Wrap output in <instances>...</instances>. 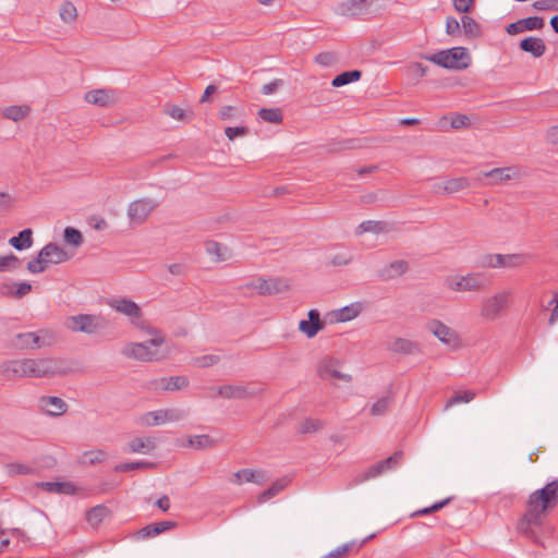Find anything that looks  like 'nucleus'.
I'll return each mask as SVG.
<instances>
[{
    "label": "nucleus",
    "mask_w": 558,
    "mask_h": 558,
    "mask_svg": "<svg viewBox=\"0 0 558 558\" xmlns=\"http://www.w3.org/2000/svg\"><path fill=\"white\" fill-rule=\"evenodd\" d=\"M361 76L362 72L360 70L344 71L333 77V80L331 81V85L333 87H341L347 84L359 81Z\"/></svg>",
    "instance_id": "obj_32"
},
{
    "label": "nucleus",
    "mask_w": 558,
    "mask_h": 558,
    "mask_svg": "<svg viewBox=\"0 0 558 558\" xmlns=\"http://www.w3.org/2000/svg\"><path fill=\"white\" fill-rule=\"evenodd\" d=\"M420 57L448 70H464L471 64L470 53L464 47H453L433 54L424 53Z\"/></svg>",
    "instance_id": "obj_2"
},
{
    "label": "nucleus",
    "mask_w": 558,
    "mask_h": 558,
    "mask_svg": "<svg viewBox=\"0 0 558 558\" xmlns=\"http://www.w3.org/2000/svg\"><path fill=\"white\" fill-rule=\"evenodd\" d=\"M165 112L178 121H190L193 118L192 112H186L184 109L177 105L168 106L165 109Z\"/></svg>",
    "instance_id": "obj_47"
},
{
    "label": "nucleus",
    "mask_w": 558,
    "mask_h": 558,
    "mask_svg": "<svg viewBox=\"0 0 558 558\" xmlns=\"http://www.w3.org/2000/svg\"><path fill=\"white\" fill-rule=\"evenodd\" d=\"M108 514L109 509L106 506L98 505L86 512V520L92 526H98Z\"/></svg>",
    "instance_id": "obj_31"
},
{
    "label": "nucleus",
    "mask_w": 558,
    "mask_h": 558,
    "mask_svg": "<svg viewBox=\"0 0 558 558\" xmlns=\"http://www.w3.org/2000/svg\"><path fill=\"white\" fill-rule=\"evenodd\" d=\"M486 286V279L480 274H469L448 283V288L453 291H478Z\"/></svg>",
    "instance_id": "obj_11"
},
{
    "label": "nucleus",
    "mask_w": 558,
    "mask_h": 558,
    "mask_svg": "<svg viewBox=\"0 0 558 558\" xmlns=\"http://www.w3.org/2000/svg\"><path fill=\"white\" fill-rule=\"evenodd\" d=\"M28 106H9L4 109L3 116L12 121H20L24 119L29 112Z\"/></svg>",
    "instance_id": "obj_39"
},
{
    "label": "nucleus",
    "mask_w": 558,
    "mask_h": 558,
    "mask_svg": "<svg viewBox=\"0 0 558 558\" xmlns=\"http://www.w3.org/2000/svg\"><path fill=\"white\" fill-rule=\"evenodd\" d=\"M26 269L31 274H40V272H44L47 268L44 264V260L39 257V254H38L36 258H34L27 263Z\"/></svg>",
    "instance_id": "obj_63"
},
{
    "label": "nucleus",
    "mask_w": 558,
    "mask_h": 558,
    "mask_svg": "<svg viewBox=\"0 0 558 558\" xmlns=\"http://www.w3.org/2000/svg\"><path fill=\"white\" fill-rule=\"evenodd\" d=\"M165 342L163 337L151 338L146 342H132L126 344L121 353L129 357L142 362H151L158 360L156 351L151 347H160Z\"/></svg>",
    "instance_id": "obj_4"
},
{
    "label": "nucleus",
    "mask_w": 558,
    "mask_h": 558,
    "mask_svg": "<svg viewBox=\"0 0 558 558\" xmlns=\"http://www.w3.org/2000/svg\"><path fill=\"white\" fill-rule=\"evenodd\" d=\"M14 197L7 193V192H0V213H8L14 205Z\"/></svg>",
    "instance_id": "obj_62"
},
{
    "label": "nucleus",
    "mask_w": 558,
    "mask_h": 558,
    "mask_svg": "<svg viewBox=\"0 0 558 558\" xmlns=\"http://www.w3.org/2000/svg\"><path fill=\"white\" fill-rule=\"evenodd\" d=\"M323 427V422L314 418H306L301 423L299 432L301 434L314 433Z\"/></svg>",
    "instance_id": "obj_56"
},
{
    "label": "nucleus",
    "mask_w": 558,
    "mask_h": 558,
    "mask_svg": "<svg viewBox=\"0 0 558 558\" xmlns=\"http://www.w3.org/2000/svg\"><path fill=\"white\" fill-rule=\"evenodd\" d=\"M247 289H255L260 295H274L288 290L289 284L286 279L282 278H257L245 284Z\"/></svg>",
    "instance_id": "obj_7"
},
{
    "label": "nucleus",
    "mask_w": 558,
    "mask_h": 558,
    "mask_svg": "<svg viewBox=\"0 0 558 558\" xmlns=\"http://www.w3.org/2000/svg\"><path fill=\"white\" fill-rule=\"evenodd\" d=\"M34 243L33 239V230L27 228L23 229L17 233V235L12 236L9 240V244L14 247L16 251H24L32 247Z\"/></svg>",
    "instance_id": "obj_27"
},
{
    "label": "nucleus",
    "mask_w": 558,
    "mask_h": 558,
    "mask_svg": "<svg viewBox=\"0 0 558 558\" xmlns=\"http://www.w3.org/2000/svg\"><path fill=\"white\" fill-rule=\"evenodd\" d=\"M409 269L408 262L403 259H398L391 262L390 264L385 265L381 269L378 270V277L383 281H389L393 278H397L403 275Z\"/></svg>",
    "instance_id": "obj_21"
},
{
    "label": "nucleus",
    "mask_w": 558,
    "mask_h": 558,
    "mask_svg": "<svg viewBox=\"0 0 558 558\" xmlns=\"http://www.w3.org/2000/svg\"><path fill=\"white\" fill-rule=\"evenodd\" d=\"M325 328V322L320 318L318 310H310L307 319H302L299 323V330L307 338H314L320 330Z\"/></svg>",
    "instance_id": "obj_14"
},
{
    "label": "nucleus",
    "mask_w": 558,
    "mask_h": 558,
    "mask_svg": "<svg viewBox=\"0 0 558 558\" xmlns=\"http://www.w3.org/2000/svg\"><path fill=\"white\" fill-rule=\"evenodd\" d=\"M85 461L84 463H88L90 465L100 463L106 458V452L102 450H92L84 453Z\"/></svg>",
    "instance_id": "obj_61"
},
{
    "label": "nucleus",
    "mask_w": 558,
    "mask_h": 558,
    "mask_svg": "<svg viewBox=\"0 0 558 558\" xmlns=\"http://www.w3.org/2000/svg\"><path fill=\"white\" fill-rule=\"evenodd\" d=\"M403 459V451L398 450L387 459H384L376 463L377 468H379V471L381 474H384L386 471L393 470L397 468Z\"/></svg>",
    "instance_id": "obj_36"
},
{
    "label": "nucleus",
    "mask_w": 558,
    "mask_h": 558,
    "mask_svg": "<svg viewBox=\"0 0 558 558\" xmlns=\"http://www.w3.org/2000/svg\"><path fill=\"white\" fill-rule=\"evenodd\" d=\"M206 253L215 256L216 262H223L228 258V250L216 241H208L205 244Z\"/></svg>",
    "instance_id": "obj_38"
},
{
    "label": "nucleus",
    "mask_w": 558,
    "mask_h": 558,
    "mask_svg": "<svg viewBox=\"0 0 558 558\" xmlns=\"http://www.w3.org/2000/svg\"><path fill=\"white\" fill-rule=\"evenodd\" d=\"M38 253L46 268L49 265H58L71 258V255L63 247L53 242L46 244Z\"/></svg>",
    "instance_id": "obj_12"
},
{
    "label": "nucleus",
    "mask_w": 558,
    "mask_h": 558,
    "mask_svg": "<svg viewBox=\"0 0 558 558\" xmlns=\"http://www.w3.org/2000/svg\"><path fill=\"white\" fill-rule=\"evenodd\" d=\"M403 459V451L398 450L387 459H384L376 463L377 468H379V471L381 474H384L386 471L393 470L397 468Z\"/></svg>",
    "instance_id": "obj_35"
},
{
    "label": "nucleus",
    "mask_w": 558,
    "mask_h": 558,
    "mask_svg": "<svg viewBox=\"0 0 558 558\" xmlns=\"http://www.w3.org/2000/svg\"><path fill=\"white\" fill-rule=\"evenodd\" d=\"M511 296V291L506 290L483 299L480 315L486 320L498 319L509 307Z\"/></svg>",
    "instance_id": "obj_3"
},
{
    "label": "nucleus",
    "mask_w": 558,
    "mask_h": 558,
    "mask_svg": "<svg viewBox=\"0 0 558 558\" xmlns=\"http://www.w3.org/2000/svg\"><path fill=\"white\" fill-rule=\"evenodd\" d=\"M504 255L501 254H486L482 258V266L489 268H499L504 265Z\"/></svg>",
    "instance_id": "obj_55"
},
{
    "label": "nucleus",
    "mask_w": 558,
    "mask_h": 558,
    "mask_svg": "<svg viewBox=\"0 0 558 558\" xmlns=\"http://www.w3.org/2000/svg\"><path fill=\"white\" fill-rule=\"evenodd\" d=\"M8 474L10 476L26 475L33 472V469L24 463L12 462L5 465Z\"/></svg>",
    "instance_id": "obj_51"
},
{
    "label": "nucleus",
    "mask_w": 558,
    "mask_h": 558,
    "mask_svg": "<svg viewBox=\"0 0 558 558\" xmlns=\"http://www.w3.org/2000/svg\"><path fill=\"white\" fill-rule=\"evenodd\" d=\"M32 377H51L63 372V363L58 359H29Z\"/></svg>",
    "instance_id": "obj_6"
},
{
    "label": "nucleus",
    "mask_w": 558,
    "mask_h": 558,
    "mask_svg": "<svg viewBox=\"0 0 558 558\" xmlns=\"http://www.w3.org/2000/svg\"><path fill=\"white\" fill-rule=\"evenodd\" d=\"M360 314V307L350 305L344 306L339 310L337 313V320L338 322H349L353 318H355Z\"/></svg>",
    "instance_id": "obj_52"
},
{
    "label": "nucleus",
    "mask_w": 558,
    "mask_h": 558,
    "mask_svg": "<svg viewBox=\"0 0 558 558\" xmlns=\"http://www.w3.org/2000/svg\"><path fill=\"white\" fill-rule=\"evenodd\" d=\"M177 525L173 521H160L147 524L138 531V535L142 538L154 537L160 533L168 531Z\"/></svg>",
    "instance_id": "obj_24"
},
{
    "label": "nucleus",
    "mask_w": 558,
    "mask_h": 558,
    "mask_svg": "<svg viewBox=\"0 0 558 558\" xmlns=\"http://www.w3.org/2000/svg\"><path fill=\"white\" fill-rule=\"evenodd\" d=\"M189 446L195 449H207L215 446V440L208 435H195L191 436L187 440Z\"/></svg>",
    "instance_id": "obj_42"
},
{
    "label": "nucleus",
    "mask_w": 558,
    "mask_h": 558,
    "mask_svg": "<svg viewBox=\"0 0 558 558\" xmlns=\"http://www.w3.org/2000/svg\"><path fill=\"white\" fill-rule=\"evenodd\" d=\"M451 500H452V497H448L441 501H437L429 507H426V508L415 511L413 513V517L427 515L433 512H437V511L441 510L445 506H447Z\"/></svg>",
    "instance_id": "obj_53"
},
{
    "label": "nucleus",
    "mask_w": 558,
    "mask_h": 558,
    "mask_svg": "<svg viewBox=\"0 0 558 558\" xmlns=\"http://www.w3.org/2000/svg\"><path fill=\"white\" fill-rule=\"evenodd\" d=\"M108 305L130 318H137L142 315L141 307L126 298L111 299L108 301Z\"/></svg>",
    "instance_id": "obj_19"
},
{
    "label": "nucleus",
    "mask_w": 558,
    "mask_h": 558,
    "mask_svg": "<svg viewBox=\"0 0 558 558\" xmlns=\"http://www.w3.org/2000/svg\"><path fill=\"white\" fill-rule=\"evenodd\" d=\"M462 31L465 37L470 40L476 39L482 35V28L473 17L463 15L461 19Z\"/></svg>",
    "instance_id": "obj_29"
},
{
    "label": "nucleus",
    "mask_w": 558,
    "mask_h": 558,
    "mask_svg": "<svg viewBox=\"0 0 558 558\" xmlns=\"http://www.w3.org/2000/svg\"><path fill=\"white\" fill-rule=\"evenodd\" d=\"M189 386V379L185 376L162 377L151 381L155 390L175 391Z\"/></svg>",
    "instance_id": "obj_18"
},
{
    "label": "nucleus",
    "mask_w": 558,
    "mask_h": 558,
    "mask_svg": "<svg viewBox=\"0 0 558 558\" xmlns=\"http://www.w3.org/2000/svg\"><path fill=\"white\" fill-rule=\"evenodd\" d=\"M38 402L40 409L51 416H59L68 411V404L59 397L44 396Z\"/></svg>",
    "instance_id": "obj_17"
},
{
    "label": "nucleus",
    "mask_w": 558,
    "mask_h": 558,
    "mask_svg": "<svg viewBox=\"0 0 558 558\" xmlns=\"http://www.w3.org/2000/svg\"><path fill=\"white\" fill-rule=\"evenodd\" d=\"M33 332H20L13 336L11 344L17 350H28L32 348Z\"/></svg>",
    "instance_id": "obj_41"
},
{
    "label": "nucleus",
    "mask_w": 558,
    "mask_h": 558,
    "mask_svg": "<svg viewBox=\"0 0 558 558\" xmlns=\"http://www.w3.org/2000/svg\"><path fill=\"white\" fill-rule=\"evenodd\" d=\"M381 475V472L379 471V468H377L376 463L369 466L365 472L359 474L354 478L355 484H361L365 481L378 477Z\"/></svg>",
    "instance_id": "obj_57"
},
{
    "label": "nucleus",
    "mask_w": 558,
    "mask_h": 558,
    "mask_svg": "<svg viewBox=\"0 0 558 558\" xmlns=\"http://www.w3.org/2000/svg\"><path fill=\"white\" fill-rule=\"evenodd\" d=\"M446 33L450 36H460L462 33V24L453 16L446 20Z\"/></svg>",
    "instance_id": "obj_59"
},
{
    "label": "nucleus",
    "mask_w": 558,
    "mask_h": 558,
    "mask_svg": "<svg viewBox=\"0 0 558 558\" xmlns=\"http://www.w3.org/2000/svg\"><path fill=\"white\" fill-rule=\"evenodd\" d=\"M131 452H149L155 449V439L151 437H136L129 442Z\"/></svg>",
    "instance_id": "obj_30"
},
{
    "label": "nucleus",
    "mask_w": 558,
    "mask_h": 558,
    "mask_svg": "<svg viewBox=\"0 0 558 558\" xmlns=\"http://www.w3.org/2000/svg\"><path fill=\"white\" fill-rule=\"evenodd\" d=\"M544 19L539 16H529L517 22L510 23L506 27L509 35H515L525 31L542 29L544 27Z\"/></svg>",
    "instance_id": "obj_16"
},
{
    "label": "nucleus",
    "mask_w": 558,
    "mask_h": 558,
    "mask_svg": "<svg viewBox=\"0 0 558 558\" xmlns=\"http://www.w3.org/2000/svg\"><path fill=\"white\" fill-rule=\"evenodd\" d=\"M217 395L225 399H247L255 397L259 390L248 385H225L216 388Z\"/></svg>",
    "instance_id": "obj_13"
},
{
    "label": "nucleus",
    "mask_w": 558,
    "mask_h": 558,
    "mask_svg": "<svg viewBox=\"0 0 558 558\" xmlns=\"http://www.w3.org/2000/svg\"><path fill=\"white\" fill-rule=\"evenodd\" d=\"M435 187L437 189L436 191L442 190L447 194H453L470 187V181L465 177L453 178L444 183L436 184Z\"/></svg>",
    "instance_id": "obj_25"
},
{
    "label": "nucleus",
    "mask_w": 558,
    "mask_h": 558,
    "mask_svg": "<svg viewBox=\"0 0 558 558\" xmlns=\"http://www.w3.org/2000/svg\"><path fill=\"white\" fill-rule=\"evenodd\" d=\"M475 397V392L472 390L458 391L456 392L446 403V409L461 402H470Z\"/></svg>",
    "instance_id": "obj_48"
},
{
    "label": "nucleus",
    "mask_w": 558,
    "mask_h": 558,
    "mask_svg": "<svg viewBox=\"0 0 558 558\" xmlns=\"http://www.w3.org/2000/svg\"><path fill=\"white\" fill-rule=\"evenodd\" d=\"M403 459V451L398 450L387 459H384L376 463L377 468H379V471L381 474H384L386 471L393 470L397 468Z\"/></svg>",
    "instance_id": "obj_37"
},
{
    "label": "nucleus",
    "mask_w": 558,
    "mask_h": 558,
    "mask_svg": "<svg viewBox=\"0 0 558 558\" xmlns=\"http://www.w3.org/2000/svg\"><path fill=\"white\" fill-rule=\"evenodd\" d=\"M288 484H289V480L287 477L277 480L275 483H272V485L268 489L264 490L263 493H260L258 495L257 502L264 504V502L270 500L271 498L277 496L281 490H283Z\"/></svg>",
    "instance_id": "obj_28"
},
{
    "label": "nucleus",
    "mask_w": 558,
    "mask_h": 558,
    "mask_svg": "<svg viewBox=\"0 0 558 558\" xmlns=\"http://www.w3.org/2000/svg\"><path fill=\"white\" fill-rule=\"evenodd\" d=\"M386 231V223L383 221L366 220L363 221L356 230V234L365 232L380 233Z\"/></svg>",
    "instance_id": "obj_43"
},
{
    "label": "nucleus",
    "mask_w": 558,
    "mask_h": 558,
    "mask_svg": "<svg viewBox=\"0 0 558 558\" xmlns=\"http://www.w3.org/2000/svg\"><path fill=\"white\" fill-rule=\"evenodd\" d=\"M220 357L215 354L202 355L194 359V364L198 367H209L219 363Z\"/></svg>",
    "instance_id": "obj_60"
},
{
    "label": "nucleus",
    "mask_w": 558,
    "mask_h": 558,
    "mask_svg": "<svg viewBox=\"0 0 558 558\" xmlns=\"http://www.w3.org/2000/svg\"><path fill=\"white\" fill-rule=\"evenodd\" d=\"M37 486L45 492L56 494L73 495L76 492L71 482H40Z\"/></svg>",
    "instance_id": "obj_26"
},
{
    "label": "nucleus",
    "mask_w": 558,
    "mask_h": 558,
    "mask_svg": "<svg viewBox=\"0 0 558 558\" xmlns=\"http://www.w3.org/2000/svg\"><path fill=\"white\" fill-rule=\"evenodd\" d=\"M426 329L433 333L439 341L442 343L450 345L452 348H458L460 345V339L458 333L442 322L437 319H432L426 324Z\"/></svg>",
    "instance_id": "obj_9"
},
{
    "label": "nucleus",
    "mask_w": 558,
    "mask_h": 558,
    "mask_svg": "<svg viewBox=\"0 0 558 558\" xmlns=\"http://www.w3.org/2000/svg\"><path fill=\"white\" fill-rule=\"evenodd\" d=\"M339 361L331 357L325 356L323 357L316 367L317 375L322 379L335 378L342 380L344 383H350L352 380V376L349 374L341 373L339 369Z\"/></svg>",
    "instance_id": "obj_10"
},
{
    "label": "nucleus",
    "mask_w": 558,
    "mask_h": 558,
    "mask_svg": "<svg viewBox=\"0 0 558 558\" xmlns=\"http://www.w3.org/2000/svg\"><path fill=\"white\" fill-rule=\"evenodd\" d=\"M257 116L265 122L279 124L283 121L282 111L280 108H262L258 110Z\"/></svg>",
    "instance_id": "obj_34"
},
{
    "label": "nucleus",
    "mask_w": 558,
    "mask_h": 558,
    "mask_svg": "<svg viewBox=\"0 0 558 558\" xmlns=\"http://www.w3.org/2000/svg\"><path fill=\"white\" fill-rule=\"evenodd\" d=\"M166 422H168V411L166 410L148 412L145 415V424L148 426L160 425Z\"/></svg>",
    "instance_id": "obj_45"
},
{
    "label": "nucleus",
    "mask_w": 558,
    "mask_h": 558,
    "mask_svg": "<svg viewBox=\"0 0 558 558\" xmlns=\"http://www.w3.org/2000/svg\"><path fill=\"white\" fill-rule=\"evenodd\" d=\"M154 466H155V463H153V462H144V461L126 462V463H121V464L116 465L114 470L117 472H129V471H133V470L149 469V468H154Z\"/></svg>",
    "instance_id": "obj_49"
},
{
    "label": "nucleus",
    "mask_w": 558,
    "mask_h": 558,
    "mask_svg": "<svg viewBox=\"0 0 558 558\" xmlns=\"http://www.w3.org/2000/svg\"><path fill=\"white\" fill-rule=\"evenodd\" d=\"M60 17L64 23H72L77 17L76 7L71 1H65L60 8Z\"/></svg>",
    "instance_id": "obj_44"
},
{
    "label": "nucleus",
    "mask_w": 558,
    "mask_h": 558,
    "mask_svg": "<svg viewBox=\"0 0 558 558\" xmlns=\"http://www.w3.org/2000/svg\"><path fill=\"white\" fill-rule=\"evenodd\" d=\"M558 504V480L547 483L543 488L533 492L526 501V511L517 523L520 534L533 543L542 545L534 526H541L543 519Z\"/></svg>",
    "instance_id": "obj_1"
},
{
    "label": "nucleus",
    "mask_w": 558,
    "mask_h": 558,
    "mask_svg": "<svg viewBox=\"0 0 558 558\" xmlns=\"http://www.w3.org/2000/svg\"><path fill=\"white\" fill-rule=\"evenodd\" d=\"M355 545L354 541L345 543L322 558H343Z\"/></svg>",
    "instance_id": "obj_58"
},
{
    "label": "nucleus",
    "mask_w": 558,
    "mask_h": 558,
    "mask_svg": "<svg viewBox=\"0 0 558 558\" xmlns=\"http://www.w3.org/2000/svg\"><path fill=\"white\" fill-rule=\"evenodd\" d=\"M259 474H262V472L256 473L255 471L250 470V469H241L233 474V476L235 477V480L233 482L236 484H240L243 480L245 482H259L256 478V476Z\"/></svg>",
    "instance_id": "obj_54"
},
{
    "label": "nucleus",
    "mask_w": 558,
    "mask_h": 558,
    "mask_svg": "<svg viewBox=\"0 0 558 558\" xmlns=\"http://www.w3.org/2000/svg\"><path fill=\"white\" fill-rule=\"evenodd\" d=\"M482 174L485 178L492 179V184H497L500 182L511 180L513 177L511 168H495L493 170L485 171Z\"/></svg>",
    "instance_id": "obj_33"
},
{
    "label": "nucleus",
    "mask_w": 558,
    "mask_h": 558,
    "mask_svg": "<svg viewBox=\"0 0 558 558\" xmlns=\"http://www.w3.org/2000/svg\"><path fill=\"white\" fill-rule=\"evenodd\" d=\"M159 203L150 197H144L132 202L128 207L130 222L141 226L146 222L149 215L158 207Z\"/></svg>",
    "instance_id": "obj_5"
},
{
    "label": "nucleus",
    "mask_w": 558,
    "mask_h": 558,
    "mask_svg": "<svg viewBox=\"0 0 558 558\" xmlns=\"http://www.w3.org/2000/svg\"><path fill=\"white\" fill-rule=\"evenodd\" d=\"M64 241L75 247L82 245L83 235L80 230L73 227H66L63 232Z\"/></svg>",
    "instance_id": "obj_46"
},
{
    "label": "nucleus",
    "mask_w": 558,
    "mask_h": 558,
    "mask_svg": "<svg viewBox=\"0 0 558 558\" xmlns=\"http://www.w3.org/2000/svg\"><path fill=\"white\" fill-rule=\"evenodd\" d=\"M392 402V398L390 396L383 397L378 399L371 409L372 415L379 416L386 413L389 405Z\"/></svg>",
    "instance_id": "obj_50"
},
{
    "label": "nucleus",
    "mask_w": 558,
    "mask_h": 558,
    "mask_svg": "<svg viewBox=\"0 0 558 558\" xmlns=\"http://www.w3.org/2000/svg\"><path fill=\"white\" fill-rule=\"evenodd\" d=\"M533 7L538 11H558V0H538L533 3Z\"/></svg>",
    "instance_id": "obj_64"
},
{
    "label": "nucleus",
    "mask_w": 558,
    "mask_h": 558,
    "mask_svg": "<svg viewBox=\"0 0 558 558\" xmlns=\"http://www.w3.org/2000/svg\"><path fill=\"white\" fill-rule=\"evenodd\" d=\"M387 349L393 353L403 355H414L421 353V344L405 338L398 337L387 345Z\"/></svg>",
    "instance_id": "obj_20"
},
{
    "label": "nucleus",
    "mask_w": 558,
    "mask_h": 558,
    "mask_svg": "<svg viewBox=\"0 0 558 558\" xmlns=\"http://www.w3.org/2000/svg\"><path fill=\"white\" fill-rule=\"evenodd\" d=\"M84 99L88 104L102 108L111 107L117 102L114 90L105 88L93 89L87 92L84 96Z\"/></svg>",
    "instance_id": "obj_15"
},
{
    "label": "nucleus",
    "mask_w": 558,
    "mask_h": 558,
    "mask_svg": "<svg viewBox=\"0 0 558 558\" xmlns=\"http://www.w3.org/2000/svg\"><path fill=\"white\" fill-rule=\"evenodd\" d=\"M522 51L531 53L534 58L542 57L546 51V45L542 38L538 37H526L519 44Z\"/></svg>",
    "instance_id": "obj_23"
},
{
    "label": "nucleus",
    "mask_w": 558,
    "mask_h": 558,
    "mask_svg": "<svg viewBox=\"0 0 558 558\" xmlns=\"http://www.w3.org/2000/svg\"><path fill=\"white\" fill-rule=\"evenodd\" d=\"M65 326L71 331L84 332L87 335L96 333L100 327L96 316L90 314L70 316L65 322Z\"/></svg>",
    "instance_id": "obj_8"
},
{
    "label": "nucleus",
    "mask_w": 558,
    "mask_h": 558,
    "mask_svg": "<svg viewBox=\"0 0 558 558\" xmlns=\"http://www.w3.org/2000/svg\"><path fill=\"white\" fill-rule=\"evenodd\" d=\"M21 266V259L10 253L5 256H0V272L14 271Z\"/></svg>",
    "instance_id": "obj_40"
},
{
    "label": "nucleus",
    "mask_w": 558,
    "mask_h": 558,
    "mask_svg": "<svg viewBox=\"0 0 558 558\" xmlns=\"http://www.w3.org/2000/svg\"><path fill=\"white\" fill-rule=\"evenodd\" d=\"M3 372L17 377H32L29 359L13 360L2 365Z\"/></svg>",
    "instance_id": "obj_22"
}]
</instances>
